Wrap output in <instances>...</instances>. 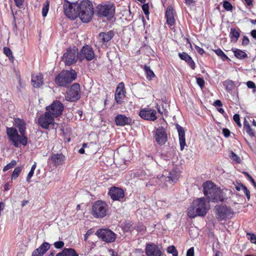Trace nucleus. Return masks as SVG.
I'll return each mask as SVG.
<instances>
[{
    "label": "nucleus",
    "mask_w": 256,
    "mask_h": 256,
    "mask_svg": "<svg viewBox=\"0 0 256 256\" xmlns=\"http://www.w3.org/2000/svg\"><path fill=\"white\" fill-rule=\"evenodd\" d=\"M176 126L178 134L180 150H182L186 145L185 132L184 128L181 126L177 124Z\"/></svg>",
    "instance_id": "a878e982"
},
{
    "label": "nucleus",
    "mask_w": 256,
    "mask_h": 256,
    "mask_svg": "<svg viewBox=\"0 0 256 256\" xmlns=\"http://www.w3.org/2000/svg\"><path fill=\"white\" fill-rule=\"evenodd\" d=\"M246 85L250 88H256L255 84L252 81H248L246 82Z\"/></svg>",
    "instance_id": "3c124183"
},
{
    "label": "nucleus",
    "mask_w": 256,
    "mask_h": 256,
    "mask_svg": "<svg viewBox=\"0 0 256 256\" xmlns=\"http://www.w3.org/2000/svg\"><path fill=\"white\" fill-rule=\"evenodd\" d=\"M108 252L111 256H118V254L116 252L113 250L110 249L108 250Z\"/></svg>",
    "instance_id": "774afa93"
},
{
    "label": "nucleus",
    "mask_w": 256,
    "mask_h": 256,
    "mask_svg": "<svg viewBox=\"0 0 256 256\" xmlns=\"http://www.w3.org/2000/svg\"><path fill=\"white\" fill-rule=\"evenodd\" d=\"M66 160L65 156L61 154H52L48 159V162H51L56 166L62 164Z\"/></svg>",
    "instance_id": "5701e85b"
},
{
    "label": "nucleus",
    "mask_w": 256,
    "mask_h": 256,
    "mask_svg": "<svg viewBox=\"0 0 256 256\" xmlns=\"http://www.w3.org/2000/svg\"><path fill=\"white\" fill-rule=\"evenodd\" d=\"M4 54L8 56H10L12 54V50L8 48L5 47L4 48Z\"/></svg>",
    "instance_id": "5fc2aeb1"
},
{
    "label": "nucleus",
    "mask_w": 256,
    "mask_h": 256,
    "mask_svg": "<svg viewBox=\"0 0 256 256\" xmlns=\"http://www.w3.org/2000/svg\"><path fill=\"white\" fill-rule=\"evenodd\" d=\"M56 256H78V254L73 248H64L62 252L58 253Z\"/></svg>",
    "instance_id": "c85d7f7f"
},
{
    "label": "nucleus",
    "mask_w": 256,
    "mask_h": 256,
    "mask_svg": "<svg viewBox=\"0 0 256 256\" xmlns=\"http://www.w3.org/2000/svg\"><path fill=\"white\" fill-rule=\"evenodd\" d=\"M77 76L76 72L74 70H63L58 74L55 78L56 84L60 86L66 87L74 80Z\"/></svg>",
    "instance_id": "423d86ee"
},
{
    "label": "nucleus",
    "mask_w": 256,
    "mask_h": 256,
    "mask_svg": "<svg viewBox=\"0 0 256 256\" xmlns=\"http://www.w3.org/2000/svg\"><path fill=\"white\" fill-rule=\"evenodd\" d=\"M214 209L216 217L219 220L230 218L234 214L232 210L226 206H216Z\"/></svg>",
    "instance_id": "9b49d317"
},
{
    "label": "nucleus",
    "mask_w": 256,
    "mask_h": 256,
    "mask_svg": "<svg viewBox=\"0 0 256 256\" xmlns=\"http://www.w3.org/2000/svg\"><path fill=\"white\" fill-rule=\"evenodd\" d=\"M222 133L225 137L228 138L230 135V132L228 128H224L222 130Z\"/></svg>",
    "instance_id": "680f3d73"
},
{
    "label": "nucleus",
    "mask_w": 256,
    "mask_h": 256,
    "mask_svg": "<svg viewBox=\"0 0 256 256\" xmlns=\"http://www.w3.org/2000/svg\"><path fill=\"white\" fill-rule=\"evenodd\" d=\"M78 58V49L76 47L72 48H70L66 50V51L62 57V60L66 66H70L75 64Z\"/></svg>",
    "instance_id": "1a4fd4ad"
},
{
    "label": "nucleus",
    "mask_w": 256,
    "mask_h": 256,
    "mask_svg": "<svg viewBox=\"0 0 256 256\" xmlns=\"http://www.w3.org/2000/svg\"><path fill=\"white\" fill-rule=\"evenodd\" d=\"M16 164V162L15 160H12L9 164H6L3 169L4 172H6L10 169L14 167Z\"/></svg>",
    "instance_id": "4c0bfd02"
},
{
    "label": "nucleus",
    "mask_w": 256,
    "mask_h": 256,
    "mask_svg": "<svg viewBox=\"0 0 256 256\" xmlns=\"http://www.w3.org/2000/svg\"><path fill=\"white\" fill-rule=\"evenodd\" d=\"M142 10L146 14H148V4H144L142 6Z\"/></svg>",
    "instance_id": "bf43d9fd"
},
{
    "label": "nucleus",
    "mask_w": 256,
    "mask_h": 256,
    "mask_svg": "<svg viewBox=\"0 0 256 256\" xmlns=\"http://www.w3.org/2000/svg\"><path fill=\"white\" fill-rule=\"evenodd\" d=\"M204 193L209 201L222 202L224 200L223 192L211 182H206L203 184Z\"/></svg>",
    "instance_id": "20e7f679"
},
{
    "label": "nucleus",
    "mask_w": 256,
    "mask_h": 256,
    "mask_svg": "<svg viewBox=\"0 0 256 256\" xmlns=\"http://www.w3.org/2000/svg\"><path fill=\"white\" fill-rule=\"evenodd\" d=\"M232 51L235 56L238 58L242 59L247 57L246 54L240 50L234 48L232 50Z\"/></svg>",
    "instance_id": "7c9ffc66"
},
{
    "label": "nucleus",
    "mask_w": 256,
    "mask_h": 256,
    "mask_svg": "<svg viewBox=\"0 0 256 256\" xmlns=\"http://www.w3.org/2000/svg\"><path fill=\"white\" fill-rule=\"evenodd\" d=\"M76 12L78 17L82 22H89L94 14V8L92 2L88 0H83L77 5Z\"/></svg>",
    "instance_id": "39448f33"
},
{
    "label": "nucleus",
    "mask_w": 256,
    "mask_h": 256,
    "mask_svg": "<svg viewBox=\"0 0 256 256\" xmlns=\"http://www.w3.org/2000/svg\"><path fill=\"white\" fill-rule=\"evenodd\" d=\"M250 40L246 36H244L242 38V44L243 46H246L249 44Z\"/></svg>",
    "instance_id": "13d9d810"
},
{
    "label": "nucleus",
    "mask_w": 256,
    "mask_h": 256,
    "mask_svg": "<svg viewBox=\"0 0 256 256\" xmlns=\"http://www.w3.org/2000/svg\"><path fill=\"white\" fill-rule=\"evenodd\" d=\"M248 238L252 243L256 244V236L254 234H249Z\"/></svg>",
    "instance_id": "864d4df0"
},
{
    "label": "nucleus",
    "mask_w": 256,
    "mask_h": 256,
    "mask_svg": "<svg viewBox=\"0 0 256 256\" xmlns=\"http://www.w3.org/2000/svg\"><path fill=\"white\" fill-rule=\"evenodd\" d=\"M245 186L242 184H238V185H236V189L238 190V191H240V190H242L243 188H243V186Z\"/></svg>",
    "instance_id": "69168bd1"
},
{
    "label": "nucleus",
    "mask_w": 256,
    "mask_h": 256,
    "mask_svg": "<svg viewBox=\"0 0 256 256\" xmlns=\"http://www.w3.org/2000/svg\"><path fill=\"white\" fill-rule=\"evenodd\" d=\"M166 22L168 24L172 26L175 22L174 18L173 8L172 6H168L166 12Z\"/></svg>",
    "instance_id": "cd10ccee"
},
{
    "label": "nucleus",
    "mask_w": 256,
    "mask_h": 256,
    "mask_svg": "<svg viewBox=\"0 0 256 256\" xmlns=\"http://www.w3.org/2000/svg\"><path fill=\"white\" fill-rule=\"evenodd\" d=\"M114 36V32L112 30H109L106 32H100L99 34L98 38L99 43L101 45L106 44Z\"/></svg>",
    "instance_id": "b1692460"
},
{
    "label": "nucleus",
    "mask_w": 256,
    "mask_h": 256,
    "mask_svg": "<svg viewBox=\"0 0 256 256\" xmlns=\"http://www.w3.org/2000/svg\"><path fill=\"white\" fill-rule=\"evenodd\" d=\"M94 53L92 48L86 45L83 46L78 53V58L80 61L86 59L88 61L92 60L94 58Z\"/></svg>",
    "instance_id": "dca6fc26"
},
{
    "label": "nucleus",
    "mask_w": 256,
    "mask_h": 256,
    "mask_svg": "<svg viewBox=\"0 0 256 256\" xmlns=\"http://www.w3.org/2000/svg\"><path fill=\"white\" fill-rule=\"evenodd\" d=\"M76 4H72L66 1L63 4V8L65 14L68 18L72 20H74L78 18L76 12Z\"/></svg>",
    "instance_id": "4468645a"
},
{
    "label": "nucleus",
    "mask_w": 256,
    "mask_h": 256,
    "mask_svg": "<svg viewBox=\"0 0 256 256\" xmlns=\"http://www.w3.org/2000/svg\"><path fill=\"white\" fill-rule=\"evenodd\" d=\"M196 50L197 52L200 54L202 55L204 53V50L201 48L200 47L196 46H195Z\"/></svg>",
    "instance_id": "e2e57ef3"
},
{
    "label": "nucleus",
    "mask_w": 256,
    "mask_h": 256,
    "mask_svg": "<svg viewBox=\"0 0 256 256\" xmlns=\"http://www.w3.org/2000/svg\"><path fill=\"white\" fill-rule=\"evenodd\" d=\"M43 255L42 252L36 249L32 252V256H43Z\"/></svg>",
    "instance_id": "603ef678"
},
{
    "label": "nucleus",
    "mask_w": 256,
    "mask_h": 256,
    "mask_svg": "<svg viewBox=\"0 0 256 256\" xmlns=\"http://www.w3.org/2000/svg\"><path fill=\"white\" fill-rule=\"evenodd\" d=\"M80 87L79 84H73L70 89L66 92V99L68 100H74L80 98Z\"/></svg>",
    "instance_id": "f3484780"
},
{
    "label": "nucleus",
    "mask_w": 256,
    "mask_h": 256,
    "mask_svg": "<svg viewBox=\"0 0 256 256\" xmlns=\"http://www.w3.org/2000/svg\"><path fill=\"white\" fill-rule=\"evenodd\" d=\"M186 256H194V248H190L186 252Z\"/></svg>",
    "instance_id": "052dcab7"
},
{
    "label": "nucleus",
    "mask_w": 256,
    "mask_h": 256,
    "mask_svg": "<svg viewBox=\"0 0 256 256\" xmlns=\"http://www.w3.org/2000/svg\"><path fill=\"white\" fill-rule=\"evenodd\" d=\"M32 84L34 88H39L43 84V76L42 74L32 76Z\"/></svg>",
    "instance_id": "bb28decb"
},
{
    "label": "nucleus",
    "mask_w": 256,
    "mask_h": 256,
    "mask_svg": "<svg viewBox=\"0 0 256 256\" xmlns=\"http://www.w3.org/2000/svg\"><path fill=\"white\" fill-rule=\"evenodd\" d=\"M204 193L209 201L222 202L224 200L223 192L211 182H206L203 184Z\"/></svg>",
    "instance_id": "7ed1b4c3"
},
{
    "label": "nucleus",
    "mask_w": 256,
    "mask_h": 256,
    "mask_svg": "<svg viewBox=\"0 0 256 256\" xmlns=\"http://www.w3.org/2000/svg\"><path fill=\"white\" fill-rule=\"evenodd\" d=\"M93 232L94 230L92 229H90L88 230L84 236V240L86 241L88 238V236H90Z\"/></svg>",
    "instance_id": "09e8293b"
},
{
    "label": "nucleus",
    "mask_w": 256,
    "mask_h": 256,
    "mask_svg": "<svg viewBox=\"0 0 256 256\" xmlns=\"http://www.w3.org/2000/svg\"><path fill=\"white\" fill-rule=\"evenodd\" d=\"M16 78L18 82V84H19L20 87L22 88H24L25 86V84H24V82L21 79L20 76L16 75Z\"/></svg>",
    "instance_id": "de8ad7c7"
},
{
    "label": "nucleus",
    "mask_w": 256,
    "mask_h": 256,
    "mask_svg": "<svg viewBox=\"0 0 256 256\" xmlns=\"http://www.w3.org/2000/svg\"><path fill=\"white\" fill-rule=\"evenodd\" d=\"M240 35L239 32L236 28H231L230 36L232 42H236L240 37Z\"/></svg>",
    "instance_id": "c756f323"
},
{
    "label": "nucleus",
    "mask_w": 256,
    "mask_h": 256,
    "mask_svg": "<svg viewBox=\"0 0 256 256\" xmlns=\"http://www.w3.org/2000/svg\"><path fill=\"white\" fill-rule=\"evenodd\" d=\"M96 234L98 238L106 242H112L116 240V234L110 230H98Z\"/></svg>",
    "instance_id": "2eb2a0df"
},
{
    "label": "nucleus",
    "mask_w": 256,
    "mask_h": 256,
    "mask_svg": "<svg viewBox=\"0 0 256 256\" xmlns=\"http://www.w3.org/2000/svg\"><path fill=\"white\" fill-rule=\"evenodd\" d=\"M34 174V171H32V170L30 171V172H28V174L26 178L27 182H30V179L32 178V176H33Z\"/></svg>",
    "instance_id": "4d7b16f0"
},
{
    "label": "nucleus",
    "mask_w": 256,
    "mask_h": 256,
    "mask_svg": "<svg viewBox=\"0 0 256 256\" xmlns=\"http://www.w3.org/2000/svg\"><path fill=\"white\" fill-rule=\"evenodd\" d=\"M14 125L18 128L21 134H18L17 130L14 128H8L6 133L10 140L12 142L14 145L18 147L20 144L26 146L28 142V138L26 136V124L23 120L20 118H16L14 120Z\"/></svg>",
    "instance_id": "f257e3e1"
},
{
    "label": "nucleus",
    "mask_w": 256,
    "mask_h": 256,
    "mask_svg": "<svg viewBox=\"0 0 256 256\" xmlns=\"http://www.w3.org/2000/svg\"><path fill=\"white\" fill-rule=\"evenodd\" d=\"M50 244L49 243L44 242L42 243L38 248L37 250L40 251L44 254L46 251L50 248Z\"/></svg>",
    "instance_id": "72a5a7b5"
},
{
    "label": "nucleus",
    "mask_w": 256,
    "mask_h": 256,
    "mask_svg": "<svg viewBox=\"0 0 256 256\" xmlns=\"http://www.w3.org/2000/svg\"><path fill=\"white\" fill-rule=\"evenodd\" d=\"M210 209L209 202L204 198L194 200L188 209V216L191 218L196 216H204Z\"/></svg>",
    "instance_id": "f03ea898"
},
{
    "label": "nucleus",
    "mask_w": 256,
    "mask_h": 256,
    "mask_svg": "<svg viewBox=\"0 0 256 256\" xmlns=\"http://www.w3.org/2000/svg\"><path fill=\"white\" fill-rule=\"evenodd\" d=\"M22 170V166L16 167L12 172V180H16L20 176Z\"/></svg>",
    "instance_id": "f704fd0d"
},
{
    "label": "nucleus",
    "mask_w": 256,
    "mask_h": 256,
    "mask_svg": "<svg viewBox=\"0 0 256 256\" xmlns=\"http://www.w3.org/2000/svg\"><path fill=\"white\" fill-rule=\"evenodd\" d=\"M230 158L235 161L237 163H240L241 160L240 158L236 155L235 153H234L233 152H230Z\"/></svg>",
    "instance_id": "79ce46f5"
},
{
    "label": "nucleus",
    "mask_w": 256,
    "mask_h": 256,
    "mask_svg": "<svg viewBox=\"0 0 256 256\" xmlns=\"http://www.w3.org/2000/svg\"><path fill=\"white\" fill-rule=\"evenodd\" d=\"M167 252L168 254H172V256H178V252L175 247L173 246H170L167 248Z\"/></svg>",
    "instance_id": "ea45409f"
},
{
    "label": "nucleus",
    "mask_w": 256,
    "mask_h": 256,
    "mask_svg": "<svg viewBox=\"0 0 256 256\" xmlns=\"http://www.w3.org/2000/svg\"><path fill=\"white\" fill-rule=\"evenodd\" d=\"M180 171L178 168H176L172 169V170L170 172L168 176H166L164 175L160 176L158 178L160 182L163 183L160 184L163 186H168V184H172V182H176L178 179L180 178Z\"/></svg>",
    "instance_id": "9d476101"
},
{
    "label": "nucleus",
    "mask_w": 256,
    "mask_h": 256,
    "mask_svg": "<svg viewBox=\"0 0 256 256\" xmlns=\"http://www.w3.org/2000/svg\"><path fill=\"white\" fill-rule=\"evenodd\" d=\"M98 14L100 16L104 17L108 20H110L114 15L115 6L113 3L106 2L98 5Z\"/></svg>",
    "instance_id": "0eeeda50"
},
{
    "label": "nucleus",
    "mask_w": 256,
    "mask_h": 256,
    "mask_svg": "<svg viewBox=\"0 0 256 256\" xmlns=\"http://www.w3.org/2000/svg\"><path fill=\"white\" fill-rule=\"evenodd\" d=\"M196 83L201 88H202L204 86V80L202 78H196Z\"/></svg>",
    "instance_id": "a18cd8bd"
},
{
    "label": "nucleus",
    "mask_w": 256,
    "mask_h": 256,
    "mask_svg": "<svg viewBox=\"0 0 256 256\" xmlns=\"http://www.w3.org/2000/svg\"><path fill=\"white\" fill-rule=\"evenodd\" d=\"M109 195L114 200L120 201L124 197V194L122 189L114 186L110 188Z\"/></svg>",
    "instance_id": "4be33fe9"
},
{
    "label": "nucleus",
    "mask_w": 256,
    "mask_h": 256,
    "mask_svg": "<svg viewBox=\"0 0 256 256\" xmlns=\"http://www.w3.org/2000/svg\"><path fill=\"white\" fill-rule=\"evenodd\" d=\"M215 53L220 58L223 60L228 59V57L224 54V53L220 49L218 48L214 50Z\"/></svg>",
    "instance_id": "e433bc0d"
},
{
    "label": "nucleus",
    "mask_w": 256,
    "mask_h": 256,
    "mask_svg": "<svg viewBox=\"0 0 256 256\" xmlns=\"http://www.w3.org/2000/svg\"><path fill=\"white\" fill-rule=\"evenodd\" d=\"M124 88V84L122 82H120L116 88L114 96L115 100L118 104L120 103L125 96Z\"/></svg>",
    "instance_id": "393cba45"
},
{
    "label": "nucleus",
    "mask_w": 256,
    "mask_h": 256,
    "mask_svg": "<svg viewBox=\"0 0 256 256\" xmlns=\"http://www.w3.org/2000/svg\"><path fill=\"white\" fill-rule=\"evenodd\" d=\"M146 253L147 256H163L158 246L154 244H146Z\"/></svg>",
    "instance_id": "412c9836"
},
{
    "label": "nucleus",
    "mask_w": 256,
    "mask_h": 256,
    "mask_svg": "<svg viewBox=\"0 0 256 256\" xmlns=\"http://www.w3.org/2000/svg\"><path fill=\"white\" fill-rule=\"evenodd\" d=\"M224 85L228 92L231 91L234 86V83L232 80H226L224 82Z\"/></svg>",
    "instance_id": "c9c22d12"
},
{
    "label": "nucleus",
    "mask_w": 256,
    "mask_h": 256,
    "mask_svg": "<svg viewBox=\"0 0 256 256\" xmlns=\"http://www.w3.org/2000/svg\"><path fill=\"white\" fill-rule=\"evenodd\" d=\"M215 106H222V104L220 100H216L214 102V104Z\"/></svg>",
    "instance_id": "338daca9"
},
{
    "label": "nucleus",
    "mask_w": 256,
    "mask_h": 256,
    "mask_svg": "<svg viewBox=\"0 0 256 256\" xmlns=\"http://www.w3.org/2000/svg\"><path fill=\"white\" fill-rule=\"evenodd\" d=\"M223 6L224 9L228 11H230L232 10V4L227 0L224 2Z\"/></svg>",
    "instance_id": "37998d69"
},
{
    "label": "nucleus",
    "mask_w": 256,
    "mask_h": 256,
    "mask_svg": "<svg viewBox=\"0 0 256 256\" xmlns=\"http://www.w3.org/2000/svg\"><path fill=\"white\" fill-rule=\"evenodd\" d=\"M38 122L42 128L48 129L49 127L54 126V117L46 110L44 114L38 118Z\"/></svg>",
    "instance_id": "ddd939ff"
},
{
    "label": "nucleus",
    "mask_w": 256,
    "mask_h": 256,
    "mask_svg": "<svg viewBox=\"0 0 256 256\" xmlns=\"http://www.w3.org/2000/svg\"><path fill=\"white\" fill-rule=\"evenodd\" d=\"M243 188H243V190H242L244 192L246 195V198H248V199L250 200V191L248 190V189L247 188L246 186H243Z\"/></svg>",
    "instance_id": "8fccbe9b"
},
{
    "label": "nucleus",
    "mask_w": 256,
    "mask_h": 256,
    "mask_svg": "<svg viewBox=\"0 0 256 256\" xmlns=\"http://www.w3.org/2000/svg\"><path fill=\"white\" fill-rule=\"evenodd\" d=\"M64 108L63 104L60 101L54 100L50 106L46 108V110L54 118L58 117L62 114Z\"/></svg>",
    "instance_id": "f8f14e48"
},
{
    "label": "nucleus",
    "mask_w": 256,
    "mask_h": 256,
    "mask_svg": "<svg viewBox=\"0 0 256 256\" xmlns=\"http://www.w3.org/2000/svg\"><path fill=\"white\" fill-rule=\"evenodd\" d=\"M14 0L15 2L16 5L18 8H20L22 6L23 2L24 1V0Z\"/></svg>",
    "instance_id": "0e129e2a"
},
{
    "label": "nucleus",
    "mask_w": 256,
    "mask_h": 256,
    "mask_svg": "<svg viewBox=\"0 0 256 256\" xmlns=\"http://www.w3.org/2000/svg\"><path fill=\"white\" fill-rule=\"evenodd\" d=\"M114 122L116 126H124L130 125L132 124V119L130 116L124 114H118L114 118Z\"/></svg>",
    "instance_id": "aec40b11"
},
{
    "label": "nucleus",
    "mask_w": 256,
    "mask_h": 256,
    "mask_svg": "<svg viewBox=\"0 0 256 256\" xmlns=\"http://www.w3.org/2000/svg\"><path fill=\"white\" fill-rule=\"evenodd\" d=\"M56 248H61L64 246V242L62 241L56 242L54 244Z\"/></svg>",
    "instance_id": "49530a36"
},
{
    "label": "nucleus",
    "mask_w": 256,
    "mask_h": 256,
    "mask_svg": "<svg viewBox=\"0 0 256 256\" xmlns=\"http://www.w3.org/2000/svg\"><path fill=\"white\" fill-rule=\"evenodd\" d=\"M49 10V3L46 1L44 4L42 8V15L44 17H46L48 14Z\"/></svg>",
    "instance_id": "58836bf2"
},
{
    "label": "nucleus",
    "mask_w": 256,
    "mask_h": 256,
    "mask_svg": "<svg viewBox=\"0 0 256 256\" xmlns=\"http://www.w3.org/2000/svg\"><path fill=\"white\" fill-rule=\"evenodd\" d=\"M234 121L237 124L239 127L242 126V124L240 122V116L238 114H235L233 117Z\"/></svg>",
    "instance_id": "c03bdc74"
},
{
    "label": "nucleus",
    "mask_w": 256,
    "mask_h": 256,
    "mask_svg": "<svg viewBox=\"0 0 256 256\" xmlns=\"http://www.w3.org/2000/svg\"><path fill=\"white\" fill-rule=\"evenodd\" d=\"M156 112L154 110L144 108L140 110L139 116L142 118L150 121H154L157 118Z\"/></svg>",
    "instance_id": "a211bd4d"
},
{
    "label": "nucleus",
    "mask_w": 256,
    "mask_h": 256,
    "mask_svg": "<svg viewBox=\"0 0 256 256\" xmlns=\"http://www.w3.org/2000/svg\"><path fill=\"white\" fill-rule=\"evenodd\" d=\"M186 62L192 70L195 68V64L192 58H190V60H188Z\"/></svg>",
    "instance_id": "6e6d98bb"
},
{
    "label": "nucleus",
    "mask_w": 256,
    "mask_h": 256,
    "mask_svg": "<svg viewBox=\"0 0 256 256\" xmlns=\"http://www.w3.org/2000/svg\"><path fill=\"white\" fill-rule=\"evenodd\" d=\"M154 138L158 144L163 145L165 144L167 140V134L164 128L159 127L156 130Z\"/></svg>",
    "instance_id": "6ab92c4d"
},
{
    "label": "nucleus",
    "mask_w": 256,
    "mask_h": 256,
    "mask_svg": "<svg viewBox=\"0 0 256 256\" xmlns=\"http://www.w3.org/2000/svg\"><path fill=\"white\" fill-rule=\"evenodd\" d=\"M179 57L182 60H185L187 62L188 60H190L191 57L186 52H183L182 53L178 54Z\"/></svg>",
    "instance_id": "a19ab883"
},
{
    "label": "nucleus",
    "mask_w": 256,
    "mask_h": 256,
    "mask_svg": "<svg viewBox=\"0 0 256 256\" xmlns=\"http://www.w3.org/2000/svg\"><path fill=\"white\" fill-rule=\"evenodd\" d=\"M244 128L248 134L252 137L254 136V132L251 128L248 122L245 119L244 122Z\"/></svg>",
    "instance_id": "2f4dec72"
},
{
    "label": "nucleus",
    "mask_w": 256,
    "mask_h": 256,
    "mask_svg": "<svg viewBox=\"0 0 256 256\" xmlns=\"http://www.w3.org/2000/svg\"><path fill=\"white\" fill-rule=\"evenodd\" d=\"M108 204L104 202L97 200L92 206V214L96 218H102L106 216Z\"/></svg>",
    "instance_id": "6e6552de"
},
{
    "label": "nucleus",
    "mask_w": 256,
    "mask_h": 256,
    "mask_svg": "<svg viewBox=\"0 0 256 256\" xmlns=\"http://www.w3.org/2000/svg\"><path fill=\"white\" fill-rule=\"evenodd\" d=\"M144 70L146 74V78L148 79L151 80L154 77H155V74L154 72L150 68L149 66H144Z\"/></svg>",
    "instance_id": "473e14b6"
}]
</instances>
